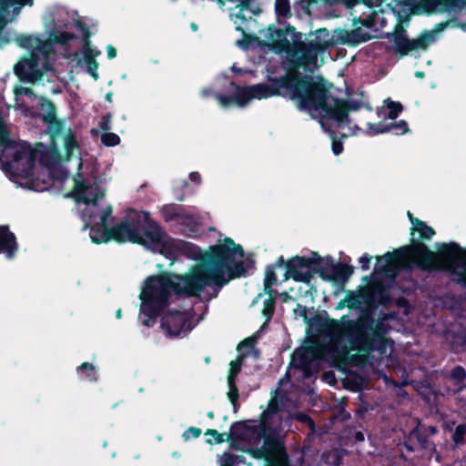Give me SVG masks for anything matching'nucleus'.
<instances>
[{
	"label": "nucleus",
	"mask_w": 466,
	"mask_h": 466,
	"mask_svg": "<svg viewBox=\"0 0 466 466\" xmlns=\"http://www.w3.org/2000/svg\"><path fill=\"white\" fill-rule=\"evenodd\" d=\"M254 261L244 254L240 246L226 238L210 248L188 274L185 276H151L147 279L140 293L139 319L146 327L156 322L162 310L174 295L197 297L206 287L218 289L232 279L245 275L253 268Z\"/></svg>",
	"instance_id": "obj_1"
},
{
	"label": "nucleus",
	"mask_w": 466,
	"mask_h": 466,
	"mask_svg": "<svg viewBox=\"0 0 466 466\" xmlns=\"http://www.w3.org/2000/svg\"><path fill=\"white\" fill-rule=\"evenodd\" d=\"M331 342L332 344H342L339 352L336 353L333 345L329 347L309 345L297 349L292 355L290 368L287 375L291 376L292 372L301 370L305 377H309L311 374V369L318 366L319 361L326 359L329 353L332 357H337L356 350L372 354V357L378 360H382L390 355L393 350V344L390 340L380 334H374L369 340L360 324L346 316L334 323Z\"/></svg>",
	"instance_id": "obj_2"
},
{
	"label": "nucleus",
	"mask_w": 466,
	"mask_h": 466,
	"mask_svg": "<svg viewBox=\"0 0 466 466\" xmlns=\"http://www.w3.org/2000/svg\"><path fill=\"white\" fill-rule=\"evenodd\" d=\"M40 108L45 112L42 120L47 126L52 142L51 148L47 149L43 143H37L35 148L30 144L23 142L11 154L2 151L0 153V167L10 179L25 178L31 181L34 176L35 162L42 166L50 167L56 163L60 157L55 138L62 133L64 123L56 116V107L48 98H43Z\"/></svg>",
	"instance_id": "obj_3"
},
{
	"label": "nucleus",
	"mask_w": 466,
	"mask_h": 466,
	"mask_svg": "<svg viewBox=\"0 0 466 466\" xmlns=\"http://www.w3.org/2000/svg\"><path fill=\"white\" fill-rule=\"evenodd\" d=\"M417 265L425 269L445 268L460 275L459 282L466 285V250L451 243L442 245L438 252L430 250L422 244L411 248H402L393 253L378 258L375 270L394 277L400 268Z\"/></svg>",
	"instance_id": "obj_4"
},
{
	"label": "nucleus",
	"mask_w": 466,
	"mask_h": 466,
	"mask_svg": "<svg viewBox=\"0 0 466 466\" xmlns=\"http://www.w3.org/2000/svg\"><path fill=\"white\" fill-rule=\"evenodd\" d=\"M310 76H301L299 71L288 70L279 77H268V84H257L249 86H240L235 82L229 83L233 89L231 96L222 94L216 95L218 101L223 107H228L232 104L238 106H246L251 99H262L280 96L297 99L299 106L303 109L302 101L308 96Z\"/></svg>",
	"instance_id": "obj_5"
},
{
	"label": "nucleus",
	"mask_w": 466,
	"mask_h": 466,
	"mask_svg": "<svg viewBox=\"0 0 466 466\" xmlns=\"http://www.w3.org/2000/svg\"><path fill=\"white\" fill-rule=\"evenodd\" d=\"M306 99L302 101L303 109L319 111L323 119L334 120L340 127L349 123V113L362 107V102L353 99H342L330 96L325 80L319 77L315 81L310 76Z\"/></svg>",
	"instance_id": "obj_6"
},
{
	"label": "nucleus",
	"mask_w": 466,
	"mask_h": 466,
	"mask_svg": "<svg viewBox=\"0 0 466 466\" xmlns=\"http://www.w3.org/2000/svg\"><path fill=\"white\" fill-rule=\"evenodd\" d=\"M113 208L107 206L100 216V233H163L160 225L155 221L147 211L128 208L124 218L116 223L112 216ZM96 233H99L97 231Z\"/></svg>",
	"instance_id": "obj_7"
},
{
	"label": "nucleus",
	"mask_w": 466,
	"mask_h": 466,
	"mask_svg": "<svg viewBox=\"0 0 466 466\" xmlns=\"http://www.w3.org/2000/svg\"><path fill=\"white\" fill-rule=\"evenodd\" d=\"M95 244H103L116 241L122 244L131 242L143 246L152 252H158L167 258H175L180 247L175 244L167 235H90Z\"/></svg>",
	"instance_id": "obj_8"
},
{
	"label": "nucleus",
	"mask_w": 466,
	"mask_h": 466,
	"mask_svg": "<svg viewBox=\"0 0 466 466\" xmlns=\"http://www.w3.org/2000/svg\"><path fill=\"white\" fill-rule=\"evenodd\" d=\"M160 212L166 222L187 228L190 233H198L206 228L209 233L217 231L215 227L207 225L209 219L208 214L202 215L183 205L167 204L161 208Z\"/></svg>",
	"instance_id": "obj_9"
},
{
	"label": "nucleus",
	"mask_w": 466,
	"mask_h": 466,
	"mask_svg": "<svg viewBox=\"0 0 466 466\" xmlns=\"http://www.w3.org/2000/svg\"><path fill=\"white\" fill-rule=\"evenodd\" d=\"M435 41L432 31H423L417 38L409 39L403 28L395 33L393 37L394 51L401 57L418 50H426Z\"/></svg>",
	"instance_id": "obj_10"
},
{
	"label": "nucleus",
	"mask_w": 466,
	"mask_h": 466,
	"mask_svg": "<svg viewBox=\"0 0 466 466\" xmlns=\"http://www.w3.org/2000/svg\"><path fill=\"white\" fill-rule=\"evenodd\" d=\"M382 0H360L368 6H371L374 4H379ZM398 5L414 11L423 10L431 11L433 9H439L441 11H451L457 7H461L464 4V0H394Z\"/></svg>",
	"instance_id": "obj_11"
},
{
	"label": "nucleus",
	"mask_w": 466,
	"mask_h": 466,
	"mask_svg": "<svg viewBox=\"0 0 466 466\" xmlns=\"http://www.w3.org/2000/svg\"><path fill=\"white\" fill-rule=\"evenodd\" d=\"M193 327V316L189 310L170 311L162 318L161 321V328L170 338L184 335Z\"/></svg>",
	"instance_id": "obj_12"
},
{
	"label": "nucleus",
	"mask_w": 466,
	"mask_h": 466,
	"mask_svg": "<svg viewBox=\"0 0 466 466\" xmlns=\"http://www.w3.org/2000/svg\"><path fill=\"white\" fill-rule=\"evenodd\" d=\"M73 193L77 202L95 207L98 205V200L104 198L106 195L105 189L96 181L87 184L80 171L74 176Z\"/></svg>",
	"instance_id": "obj_13"
},
{
	"label": "nucleus",
	"mask_w": 466,
	"mask_h": 466,
	"mask_svg": "<svg viewBox=\"0 0 466 466\" xmlns=\"http://www.w3.org/2000/svg\"><path fill=\"white\" fill-rule=\"evenodd\" d=\"M327 48V44L319 41H310L309 43L297 42L293 47L292 56L300 55L297 60L291 61V66L288 70H297L305 64H313L317 61L319 53Z\"/></svg>",
	"instance_id": "obj_14"
},
{
	"label": "nucleus",
	"mask_w": 466,
	"mask_h": 466,
	"mask_svg": "<svg viewBox=\"0 0 466 466\" xmlns=\"http://www.w3.org/2000/svg\"><path fill=\"white\" fill-rule=\"evenodd\" d=\"M14 73L21 82L35 83L41 80L43 73L39 68V56L31 52L29 56L23 57L15 65Z\"/></svg>",
	"instance_id": "obj_15"
},
{
	"label": "nucleus",
	"mask_w": 466,
	"mask_h": 466,
	"mask_svg": "<svg viewBox=\"0 0 466 466\" xmlns=\"http://www.w3.org/2000/svg\"><path fill=\"white\" fill-rule=\"evenodd\" d=\"M289 31L296 35L295 28L290 25H288L286 29L278 28L274 25H269L267 28L265 37L271 42L272 49L277 52L291 53V45L287 38L288 32Z\"/></svg>",
	"instance_id": "obj_16"
},
{
	"label": "nucleus",
	"mask_w": 466,
	"mask_h": 466,
	"mask_svg": "<svg viewBox=\"0 0 466 466\" xmlns=\"http://www.w3.org/2000/svg\"><path fill=\"white\" fill-rule=\"evenodd\" d=\"M286 278L296 281L309 283L312 278L311 262L309 259L297 257L287 264Z\"/></svg>",
	"instance_id": "obj_17"
},
{
	"label": "nucleus",
	"mask_w": 466,
	"mask_h": 466,
	"mask_svg": "<svg viewBox=\"0 0 466 466\" xmlns=\"http://www.w3.org/2000/svg\"><path fill=\"white\" fill-rule=\"evenodd\" d=\"M282 447L275 439H265L260 449H249L248 452L256 459H264L268 463L279 459Z\"/></svg>",
	"instance_id": "obj_18"
},
{
	"label": "nucleus",
	"mask_w": 466,
	"mask_h": 466,
	"mask_svg": "<svg viewBox=\"0 0 466 466\" xmlns=\"http://www.w3.org/2000/svg\"><path fill=\"white\" fill-rule=\"evenodd\" d=\"M409 131L410 128L405 120H400L399 122L390 124H383L382 122H379L378 124H368V133L371 136L387 132H392L395 135H403Z\"/></svg>",
	"instance_id": "obj_19"
},
{
	"label": "nucleus",
	"mask_w": 466,
	"mask_h": 466,
	"mask_svg": "<svg viewBox=\"0 0 466 466\" xmlns=\"http://www.w3.org/2000/svg\"><path fill=\"white\" fill-rule=\"evenodd\" d=\"M243 359L244 355H241L230 362V369L228 376V384L229 388L228 398L234 406L236 405V401L238 398V390L235 384V378L241 370Z\"/></svg>",
	"instance_id": "obj_20"
},
{
	"label": "nucleus",
	"mask_w": 466,
	"mask_h": 466,
	"mask_svg": "<svg viewBox=\"0 0 466 466\" xmlns=\"http://www.w3.org/2000/svg\"><path fill=\"white\" fill-rule=\"evenodd\" d=\"M99 54V51L93 50L90 46H84V60L86 65V71L96 80L98 78V63L96 60V56Z\"/></svg>",
	"instance_id": "obj_21"
},
{
	"label": "nucleus",
	"mask_w": 466,
	"mask_h": 466,
	"mask_svg": "<svg viewBox=\"0 0 466 466\" xmlns=\"http://www.w3.org/2000/svg\"><path fill=\"white\" fill-rule=\"evenodd\" d=\"M0 146L5 149H14L18 147L14 140L10 137V132L5 123L3 112L0 110Z\"/></svg>",
	"instance_id": "obj_22"
},
{
	"label": "nucleus",
	"mask_w": 466,
	"mask_h": 466,
	"mask_svg": "<svg viewBox=\"0 0 466 466\" xmlns=\"http://www.w3.org/2000/svg\"><path fill=\"white\" fill-rule=\"evenodd\" d=\"M407 217L410 222V233H436L433 228L414 217L410 210L407 211Z\"/></svg>",
	"instance_id": "obj_23"
},
{
	"label": "nucleus",
	"mask_w": 466,
	"mask_h": 466,
	"mask_svg": "<svg viewBox=\"0 0 466 466\" xmlns=\"http://www.w3.org/2000/svg\"><path fill=\"white\" fill-rule=\"evenodd\" d=\"M16 249L15 235H0V253L10 258Z\"/></svg>",
	"instance_id": "obj_24"
},
{
	"label": "nucleus",
	"mask_w": 466,
	"mask_h": 466,
	"mask_svg": "<svg viewBox=\"0 0 466 466\" xmlns=\"http://www.w3.org/2000/svg\"><path fill=\"white\" fill-rule=\"evenodd\" d=\"M64 148L66 153V158L67 160L71 158L73 151L76 148H78L77 140L71 129L68 130L67 134L64 138Z\"/></svg>",
	"instance_id": "obj_25"
},
{
	"label": "nucleus",
	"mask_w": 466,
	"mask_h": 466,
	"mask_svg": "<svg viewBox=\"0 0 466 466\" xmlns=\"http://www.w3.org/2000/svg\"><path fill=\"white\" fill-rule=\"evenodd\" d=\"M275 12L278 17L289 18L292 16L289 0H276Z\"/></svg>",
	"instance_id": "obj_26"
},
{
	"label": "nucleus",
	"mask_w": 466,
	"mask_h": 466,
	"mask_svg": "<svg viewBox=\"0 0 466 466\" xmlns=\"http://www.w3.org/2000/svg\"><path fill=\"white\" fill-rule=\"evenodd\" d=\"M243 459V456L225 452L219 457L218 463L220 466H235L236 464L242 462Z\"/></svg>",
	"instance_id": "obj_27"
},
{
	"label": "nucleus",
	"mask_w": 466,
	"mask_h": 466,
	"mask_svg": "<svg viewBox=\"0 0 466 466\" xmlns=\"http://www.w3.org/2000/svg\"><path fill=\"white\" fill-rule=\"evenodd\" d=\"M52 40L61 46L67 45L70 41L76 39V35L70 32H54L51 35Z\"/></svg>",
	"instance_id": "obj_28"
},
{
	"label": "nucleus",
	"mask_w": 466,
	"mask_h": 466,
	"mask_svg": "<svg viewBox=\"0 0 466 466\" xmlns=\"http://www.w3.org/2000/svg\"><path fill=\"white\" fill-rule=\"evenodd\" d=\"M37 41V36H33L30 35H20L16 38V43L19 46L25 49H32L34 48L35 42Z\"/></svg>",
	"instance_id": "obj_29"
},
{
	"label": "nucleus",
	"mask_w": 466,
	"mask_h": 466,
	"mask_svg": "<svg viewBox=\"0 0 466 466\" xmlns=\"http://www.w3.org/2000/svg\"><path fill=\"white\" fill-rule=\"evenodd\" d=\"M52 47L49 42L41 39L40 37H37V41L35 42V45L32 50L35 54H36L39 56L40 55L47 56Z\"/></svg>",
	"instance_id": "obj_30"
},
{
	"label": "nucleus",
	"mask_w": 466,
	"mask_h": 466,
	"mask_svg": "<svg viewBox=\"0 0 466 466\" xmlns=\"http://www.w3.org/2000/svg\"><path fill=\"white\" fill-rule=\"evenodd\" d=\"M349 36V42L352 43L353 45H358L360 42H366L370 40V36L368 35H363L361 33L360 28H355L348 35Z\"/></svg>",
	"instance_id": "obj_31"
},
{
	"label": "nucleus",
	"mask_w": 466,
	"mask_h": 466,
	"mask_svg": "<svg viewBox=\"0 0 466 466\" xmlns=\"http://www.w3.org/2000/svg\"><path fill=\"white\" fill-rule=\"evenodd\" d=\"M387 107L389 109L388 117L392 120L396 119L403 110L402 105L395 101H389Z\"/></svg>",
	"instance_id": "obj_32"
},
{
	"label": "nucleus",
	"mask_w": 466,
	"mask_h": 466,
	"mask_svg": "<svg viewBox=\"0 0 466 466\" xmlns=\"http://www.w3.org/2000/svg\"><path fill=\"white\" fill-rule=\"evenodd\" d=\"M120 137L118 135L111 132H105L101 136V142L106 147H115L120 143Z\"/></svg>",
	"instance_id": "obj_33"
},
{
	"label": "nucleus",
	"mask_w": 466,
	"mask_h": 466,
	"mask_svg": "<svg viewBox=\"0 0 466 466\" xmlns=\"http://www.w3.org/2000/svg\"><path fill=\"white\" fill-rule=\"evenodd\" d=\"M76 26L83 34V47L90 46V44H91V41H90L91 33H90L89 27L87 26V25L86 23L82 22L81 20H76Z\"/></svg>",
	"instance_id": "obj_34"
},
{
	"label": "nucleus",
	"mask_w": 466,
	"mask_h": 466,
	"mask_svg": "<svg viewBox=\"0 0 466 466\" xmlns=\"http://www.w3.org/2000/svg\"><path fill=\"white\" fill-rule=\"evenodd\" d=\"M277 281V276L274 272V269L272 268H268L266 270L265 279H264V285H265V290L267 292H270V289Z\"/></svg>",
	"instance_id": "obj_35"
},
{
	"label": "nucleus",
	"mask_w": 466,
	"mask_h": 466,
	"mask_svg": "<svg viewBox=\"0 0 466 466\" xmlns=\"http://www.w3.org/2000/svg\"><path fill=\"white\" fill-rule=\"evenodd\" d=\"M332 139L331 149L335 156H339L343 151V143L340 138L337 137L333 130L329 131Z\"/></svg>",
	"instance_id": "obj_36"
},
{
	"label": "nucleus",
	"mask_w": 466,
	"mask_h": 466,
	"mask_svg": "<svg viewBox=\"0 0 466 466\" xmlns=\"http://www.w3.org/2000/svg\"><path fill=\"white\" fill-rule=\"evenodd\" d=\"M79 370L84 372L86 378L90 380H96L95 367L87 362L83 363Z\"/></svg>",
	"instance_id": "obj_37"
},
{
	"label": "nucleus",
	"mask_w": 466,
	"mask_h": 466,
	"mask_svg": "<svg viewBox=\"0 0 466 466\" xmlns=\"http://www.w3.org/2000/svg\"><path fill=\"white\" fill-rule=\"evenodd\" d=\"M466 434V425L460 424L456 427L453 434V441L455 443H460Z\"/></svg>",
	"instance_id": "obj_38"
},
{
	"label": "nucleus",
	"mask_w": 466,
	"mask_h": 466,
	"mask_svg": "<svg viewBox=\"0 0 466 466\" xmlns=\"http://www.w3.org/2000/svg\"><path fill=\"white\" fill-rule=\"evenodd\" d=\"M111 118H112L111 113H107L102 116V119L99 122V127L103 131L108 132L111 129Z\"/></svg>",
	"instance_id": "obj_39"
},
{
	"label": "nucleus",
	"mask_w": 466,
	"mask_h": 466,
	"mask_svg": "<svg viewBox=\"0 0 466 466\" xmlns=\"http://www.w3.org/2000/svg\"><path fill=\"white\" fill-rule=\"evenodd\" d=\"M247 429L245 428L244 425L240 424V423H235L232 427H231V434L233 437H236V438H244L245 434L243 431H245Z\"/></svg>",
	"instance_id": "obj_40"
},
{
	"label": "nucleus",
	"mask_w": 466,
	"mask_h": 466,
	"mask_svg": "<svg viewBox=\"0 0 466 466\" xmlns=\"http://www.w3.org/2000/svg\"><path fill=\"white\" fill-rule=\"evenodd\" d=\"M201 434V430L196 427H190L183 433V438L187 441L191 438H198Z\"/></svg>",
	"instance_id": "obj_41"
},
{
	"label": "nucleus",
	"mask_w": 466,
	"mask_h": 466,
	"mask_svg": "<svg viewBox=\"0 0 466 466\" xmlns=\"http://www.w3.org/2000/svg\"><path fill=\"white\" fill-rule=\"evenodd\" d=\"M451 377L457 380H463L466 377V371L462 367H456L451 371Z\"/></svg>",
	"instance_id": "obj_42"
},
{
	"label": "nucleus",
	"mask_w": 466,
	"mask_h": 466,
	"mask_svg": "<svg viewBox=\"0 0 466 466\" xmlns=\"http://www.w3.org/2000/svg\"><path fill=\"white\" fill-rule=\"evenodd\" d=\"M273 309H274V303H273L272 299L265 300L263 314L265 316H267L268 318H270V316L273 313Z\"/></svg>",
	"instance_id": "obj_43"
},
{
	"label": "nucleus",
	"mask_w": 466,
	"mask_h": 466,
	"mask_svg": "<svg viewBox=\"0 0 466 466\" xmlns=\"http://www.w3.org/2000/svg\"><path fill=\"white\" fill-rule=\"evenodd\" d=\"M206 434L212 436L217 443H221L225 441L224 435L219 433L217 430H208Z\"/></svg>",
	"instance_id": "obj_44"
},
{
	"label": "nucleus",
	"mask_w": 466,
	"mask_h": 466,
	"mask_svg": "<svg viewBox=\"0 0 466 466\" xmlns=\"http://www.w3.org/2000/svg\"><path fill=\"white\" fill-rule=\"evenodd\" d=\"M371 261V257L369 255H363L360 258L359 262L363 270H368L370 268V264Z\"/></svg>",
	"instance_id": "obj_45"
},
{
	"label": "nucleus",
	"mask_w": 466,
	"mask_h": 466,
	"mask_svg": "<svg viewBox=\"0 0 466 466\" xmlns=\"http://www.w3.org/2000/svg\"><path fill=\"white\" fill-rule=\"evenodd\" d=\"M15 94L16 95H25L27 96H31L34 95V91L33 89L29 88V87H24V86H19L17 88H15Z\"/></svg>",
	"instance_id": "obj_46"
},
{
	"label": "nucleus",
	"mask_w": 466,
	"mask_h": 466,
	"mask_svg": "<svg viewBox=\"0 0 466 466\" xmlns=\"http://www.w3.org/2000/svg\"><path fill=\"white\" fill-rule=\"evenodd\" d=\"M189 179L191 180V182L197 184V185H199L202 181V177H201V175L195 171V172H191L189 174Z\"/></svg>",
	"instance_id": "obj_47"
},
{
	"label": "nucleus",
	"mask_w": 466,
	"mask_h": 466,
	"mask_svg": "<svg viewBox=\"0 0 466 466\" xmlns=\"http://www.w3.org/2000/svg\"><path fill=\"white\" fill-rule=\"evenodd\" d=\"M294 417L296 418V420H299V421H301V422H307V423H309V425H311V424H312L311 420H310V419H309V417L307 414H305V413H296V414L294 415Z\"/></svg>",
	"instance_id": "obj_48"
},
{
	"label": "nucleus",
	"mask_w": 466,
	"mask_h": 466,
	"mask_svg": "<svg viewBox=\"0 0 466 466\" xmlns=\"http://www.w3.org/2000/svg\"><path fill=\"white\" fill-rule=\"evenodd\" d=\"M251 0H239L238 6L240 7V11L248 10L250 7Z\"/></svg>",
	"instance_id": "obj_49"
},
{
	"label": "nucleus",
	"mask_w": 466,
	"mask_h": 466,
	"mask_svg": "<svg viewBox=\"0 0 466 466\" xmlns=\"http://www.w3.org/2000/svg\"><path fill=\"white\" fill-rule=\"evenodd\" d=\"M106 52H107V57L109 59H113L116 56V49L111 45L107 46Z\"/></svg>",
	"instance_id": "obj_50"
},
{
	"label": "nucleus",
	"mask_w": 466,
	"mask_h": 466,
	"mask_svg": "<svg viewBox=\"0 0 466 466\" xmlns=\"http://www.w3.org/2000/svg\"><path fill=\"white\" fill-rule=\"evenodd\" d=\"M218 93H214L212 89L210 88H203L201 90V96L203 97H208L209 96H213L217 100L218 98L216 97V95H218Z\"/></svg>",
	"instance_id": "obj_51"
},
{
	"label": "nucleus",
	"mask_w": 466,
	"mask_h": 466,
	"mask_svg": "<svg viewBox=\"0 0 466 466\" xmlns=\"http://www.w3.org/2000/svg\"><path fill=\"white\" fill-rule=\"evenodd\" d=\"M277 411L276 405L274 403V400H271L268 404V410L266 411V415H269L271 413H275Z\"/></svg>",
	"instance_id": "obj_52"
},
{
	"label": "nucleus",
	"mask_w": 466,
	"mask_h": 466,
	"mask_svg": "<svg viewBox=\"0 0 466 466\" xmlns=\"http://www.w3.org/2000/svg\"><path fill=\"white\" fill-rule=\"evenodd\" d=\"M59 173H60V176L58 178L60 180H65L68 177V172L66 170L61 169V170H59Z\"/></svg>",
	"instance_id": "obj_53"
},
{
	"label": "nucleus",
	"mask_w": 466,
	"mask_h": 466,
	"mask_svg": "<svg viewBox=\"0 0 466 466\" xmlns=\"http://www.w3.org/2000/svg\"><path fill=\"white\" fill-rule=\"evenodd\" d=\"M0 233H12L8 225H0Z\"/></svg>",
	"instance_id": "obj_54"
},
{
	"label": "nucleus",
	"mask_w": 466,
	"mask_h": 466,
	"mask_svg": "<svg viewBox=\"0 0 466 466\" xmlns=\"http://www.w3.org/2000/svg\"><path fill=\"white\" fill-rule=\"evenodd\" d=\"M175 198L178 201H183L185 199L184 194L177 193V190H175Z\"/></svg>",
	"instance_id": "obj_55"
},
{
	"label": "nucleus",
	"mask_w": 466,
	"mask_h": 466,
	"mask_svg": "<svg viewBox=\"0 0 466 466\" xmlns=\"http://www.w3.org/2000/svg\"><path fill=\"white\" fill-rule=\"evenodd\" d=\"M355 438H356V440H357V441H363V440H364V436H363V434H362L361 432H357V433L355 434Z\"/></svg>",
	"instance_id": "obj_56"
},
{
	"label": "nucleus",
	"mask_w": 466,
	"mask_h": 466,
	"mask_svg": "<svg viewBox=\"0 0 466 466\" xmlns=\"http://www.w3.org/2000/svg\"><path fill=\"white\" fill-rule=\"evenodd\" d=\"M181 187H187L189 186L188 182L186 179H183L179 182Z\"/></svg>",
	"instance_id": "obj_57"
},
{
	"label": "nucleus",
	"mask_w": 466,
	"mask_h": 466,
	"mask_svg": "<svg viewBox=\"0 0 466 466\" xmlns=\"http://www.w3.org/2000/svg\"><path fill=\"white\" fill-rule=\"evenodd\" d=\"M112 97H113V94L112 92H108L106 95V100L108 101V102H112Z\"/></svg>",
	"instance_id": "obj_58"
},
{
	"label": "nucleus",
	"mask_w": 466,
	"mask_h": 466,
	"mask_svg": "<svg viewBox=\"0 0 466 466\" xmlns=\"http://www.w3.org/2000/svg\"><path fill=\"white\" fill-rule=\"evenodd\" d=\"M336 274H345L344 271H346L343 268H339L334 269Z\"/></svg>",
	"instance_id": "obj_59"
},
{
	"label": "nucleus",
	"mask_w": 466,
	"mask_h": 466,
	"mask_svg": "<svg viewBox=\"0 0 466 466\" xmlns=\"http://www.w3.org/2000/svg\"><path fill=\"white\" fill-rule=\"evenodd\" d=\"M238 44L240 46H243V47H247L248 46V43H246L244 40L238 41Z\"/></svg>",
	"instance_id": "obj_60"
},
{
	"label": "nucleus",
	"mask_w": 466,
	"mask_h": 466,
	"mask_svg": "<svg viewBox=\"0 0 466 466\" xmlns=\"http://www.w3.org/2000/svg\"><path fill=\"white\" fill-rule=\"evenodd\" d=\"M415 76H416L417 77H423V76H424V72H422V71H417V72L415 73Z\"/></svg>",
	"instance_id": "obj_61"
},
{
	"label": "nucleus",
	"mask_w": 466,
	"mask_h": 466,
	"mask_svg": "<svg viewBox=\"0 0 466 466\" xmlns=\"http://www.w3.org/2000/svg\"><path fill=\"white\" fill-rule=\"evenodd\" d=\"M116 318H117V319H120V318H121V309H118V310L116 311Z\"/></svg>",
	"instance_id": "obj_62"
},
{
	"label": "nucleus",
	"mask_w": 466,
	"mask_h": 466,
	"mask_svg": "<svg viewBox=\"0 0 466 466\" xmlns=\"http://www.w3.org/2000/svg\"><path fill=\"white\" fill-rule=\"evenodd\" d=\"M237 16H238V18L245 19V16H244L241 13H238V14L237 15Z\"/></svg>",
	"instance_id": "obj_63"
},
{
	"label": "nucleus",
	"mask_w": 466,
	"mask_h": 466,
	"mask_svg": "<svg viewBox=\"0 0 466 466\" xmlns=\"http://www.w3.org/2000/svg\"><path fill=\"white\" fill-rule=\"evenodd\" d=\"M191 26H192V28H193L194 30H197V28H198V25H197L196 24H192V25H191Z\"/></svg>",
	"instance_id": "obj_64"
}]
</instances>
